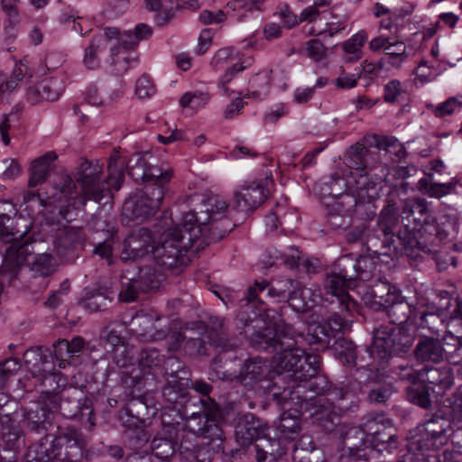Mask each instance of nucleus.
<instances>
[{
  "label": "nucleus",
  "mask_w": 462,
  "mask_h": 462,
  "mask_svg": "<svg viewBox=\"0 0 462 462\" xmlns=\"http://www.w3.org/2000/svg\"><path fill=\"white\" fill-rule=\"evenodd\" d=\"M199 212L189 211L183 215L182 227L199 228L200 235L210 221H219L225 217L227 205L225 201L210 198L207 199Z\"/></svg>",
  "instance_id": "nucleus-14"
},
{
  "label": "nucleus",
  "mask_w": 462,
  "mask_h": 462,
  "mask_svg": "<svg viewBox=\"0 0 462 462\" xmlns=\"http://www.w3.org/2000/svg\"><path fill=\"white\" fill-rule=\"evenodd\" d=\"M152 154L150 152H137L133 154L126 162L128 175L135 181L144 182L147 168Z\"/></svg>",
  "instance_id": "nucleus-47"
},
{
  "label": "nucleus",
  "mask_w": 462,
  "mask_h": 462,
  "mask_svg": "<svg viewBox=\"0 0 462 462\" xmlns=\"http://www.w3.org/2000/svg\"><path fill=\"white\" fill-rule=\"evenodd\" d=\"M391 373L399 380L408 383L420 380V370L414 369L411 361L402 359L391 365Z\"/></svg>",
  "instance_id": "nucleus-62"
},
{
  "label": "nucleus",
  "mask_w": 462,
  "mask_h": 462,
  "mask_svg": "<svg viewBox=\"0 0 462 462\" xmlns=\"http://www.w3.org/2000/svg\"><path fill=\"white\" fill-rule=\"evenodd\" d=\"M125 162L118 152L109 157L107 176L103 178V168L98 162L83 161L78 167L74 180L64 174L54 184V189L68 199H73L74 206L84 207L88 200L100 203L104 199H111L113 191H118L125 179Z\"/></svg>",
  "instance_id": "nucleus-1"
},
{
  "label": "nucleus",
  "mask_w": 462,
  "mask_h": 462,
  "mask_svg": "<svg viewBox=\"0 0 462 462\" xmlns=\"http://www.w3.org/2000/svg\"><path fill=\"white\" fill-rule=\"evenodd\" d=\"M350 286L351 282L341 278L336 273L328 275L325 281L327 293L335 298L331 300L330 303L345 310L346 312H356L357 310V304L347 292Z\"/></svg>",
  "instance_id": "nucleus-23"
},
{
  "label": "nucleus",
  "mask_w": 462,
  "mask_h": 462,
  "mask_svg": "<svg viewBox=\"0 0 462 462\" xmlns=\"http://www.w3.org/2000/svg\"><path fill=\"white\" fill-rule=\"evenodd\" d=\"M367 262L366 257L354 258L350 255H345L337 260L336 265L337 272L336 273L351 283L356 279L366 280L368 273L363 270V267H366Z\"/></svg>",
  "instance_id": "nucleus-31"
},
{
  "label": "nucleus",
  "mask_w": 462,
  "mask_h": 462,
  "mask_svg": "<svg viewBox=\"0 0 462 462\" xmlns=\"http://www.w3.org/2000/svg\"><path fill=\"white\" fill-rule=\"evenodd\" d=\"M272 74V69L263 70L255 74L249 80L248 92L245 95V97H253L255 100H259L266 97L269 93Z\"/></svg>",
  "instance_id": "nucleus-45"
},
{
  "label": "nucleus",
  "mask_w": 462,
  "mask_h": 462,
  "mask_svg": "<svg viewBox=\"0 0 462 462\" xmlns=\"http://www.w3.org/2000/svg\"><path fill=\"white\" fill-rule=\"evenodd\" d=\"M412 353L418 363H440L443 361L445 353L444 337L439 339L434 337L421 336L418 338Z\"/></svg>",
  "instance_id": "nucleus-25"
},
{
  "label": "nucleus",
  "mask_w": 462,
  "mask_h": 462,
  "mask_svg": "<svg viewBox=\"0 0 462 462\" xmlns=\"http://www.w3.org/2000/svg\"><path fill=\"white\" fill-rule=\"evenodd\" d=\"M223 358L217 355L211 363L212 372L210 378L212 380L219 379L222 381L239 382L245 388L252 390L258 388L263 393H271L274 399L286 400L284 395L286 389L280 392L282 388L279 384L283 381L281 374H275L266 359L260 356L247 358L242 365L239 373H229L226 370H221Z\"/></svg>",
  "instance_id": "nucleus-2"
},
{
  "label": "nucleus",
  "mask_w": 462,
  "mask_h": 462,
  "mask_svg": "<svg viewBox=\"0 0 462 462\" xmlns=\"http://www.w3.org/2000/svg\"><path fill=\"white\" fill-rule=\"evenodd\" d=\"M157 320L159 318L150 314H136L130 323V330L136 337H153Z\"/></svg>",
  "instance_id": "nucleus-51"
},
{
  "label": "nucleus",
  "mask_w": 462,
  "mask_h": 462,
  "mask_svg": "<svg viewBox=\"0 0 462 462\" xmlns=\"http://www.w3.org/2000/svg\"><path fill=\"white\" fill-rule=\"evenodd\" d=\"M11 214H15L14 204L8 201L0 202V241L13 244L14 241L22 238L27 232L14 230L13 219Z\"/></svg>",
  "instance_id": "nucleus-34"
},
{
  "label": "nucleus",
  "mask_w": 462,
  "mask_h": 462,
  "mask_svg": "<svg viewBox=\"0 0 462 462\" xmlns=\"http://www.w3.org/2000/svg\"><path fill=\"white\" fill-rule=\"evenodd\" d=\"M444 356L443 361L447 360L451 365H460L462 363V339L458 337L450 335L444 337Z\"/></svg>",
  "instance_id": "nucleus-63"
},
{
  "label": "nucleus",
  "mask_w": 462,
  "mask_h": 462,
  "mask_svg": "<svg viewBox=\"0 0 462 462\" xmlns=\"http://www.w3.org/2000/svg\"><path fill=\"white\" fill-rule=\"evenodd\" d=\"M451 424L453 423L450 419L445 418L442 414L435 413L425 417L423 427L427 436L437 439L447 432Z\"/></svg>",
  "instance_id": "nucleus-52"
},
{
  "label": "nucleus",
  "mask_w": 462,
  "mask_h": 462,
  "mask_svg": "<svg viewBox=\"0 0 462 462\" xmlns=\"http://www.w3.org/2000/svg\"><path fill=\"white\" fill-rule=\"evenodd\" d=\"M157 288V281L151 268H140L138 274L126 282H123L119 291V300L125 302L135 301L140 293H145Z\"/></svg>",
  "instance_id": "nucleus-18"
},
{
  "label": "nucleus",
  "mask_w": 462,
  "mask_h": 462,
  "mask_svg": "<svg viewBox=\"0 0 462 462\" xmlns=\"http://www.w3.org/2000/svg\"><path fill=\"white\" fill-rule=\"evenodd\" d=\"M106 48L103 36L95 35L85 49L83 62L88 69H96L100 65L99 53Z\"/></svg>",
  "instance_id": "nucleus-60"
},
{
  "label": "nucleus",
  "mask_w": 462,
  "mask_h": 462,
  "mask_svg": "<svg viewBox=\"0 0 462 462\" xmlns=\"http://www.w3.org/2000/svg\"><path fill=\"white\" fill-rule=\"evenodd\" d=\"M166 382L162 387V394L170 403H175L179 398L184 397L189 380L182 374H165Z\"/></svg>",
  "instance_id": "nucleus-39"
},
{
  "label": "nucleus",
  "mask_w": 462,
  "mask_h": 462,
  "mask_svg": "<svg viewBox=\"0 0 462 462\" xmlns=\"http://www.w3.org/2000/svg\"><path fill=\"white\" fill-rule=\"evenodd\" d=\"M162 425V430L152 439L151 447L156 457L165 459L176 451L177 431L164 418Z\"/></svg>",
  "instance_id": "nucleus-29"
},
{
  "label": "nucleus",
  "mask_w": 462,
  "mask_h": 462,
  "mask_svg": "<svg viewBox=\"0 0 462 462\" xmlns=\"http://www.w3.org/2000/svg\"><path fill=\"white\" fill-rule=\"evenodd\" d=\"M293 286H297V281L289 278L277 280L272 284L266 281H256L253 287L248 288L245 299L248 302H262L259 293L267 290L268 296L276 298L278 301H286L290 298Z\"/></svg>",
  "instance_id": "nucleus-19"
},
{
  "label": "nucleus",
  "mask_w": 462,
  "mask_h": 462,
  "mask_svg": "<svg viewBox=\"0 0 462 462\" xmlns=\"http://www.w3.org/2000/svg\"><path fill=\"white\" fill-rule=\"evenodd\" d=\"M212 330L216 333V338L212 340L210 345L220 353L233 351L238 346L237 340L229 339L226 337V329L224 328V320L216 319L212 322Z\"/></svg>",
  "instance_id": "nucleus-56"
},
{
  "label": "nucleus",
  "mask_w": 462,
  "mask_h": 462,
  "mask_svg": "<svg viewBox=\"0 0 462 462\" xmlns=\"http://www.w3.org/2000/svg\"><path fill=\"white\" fill-rule=\"evenodd\" d=\"M217 405L213 407H206V411H192L190 414L185 411L186 422L183 427L194 435L208 439L209 442L219 441L223 442L225 437L224 432L216 420L217 413Z\"/></svg>",
  "instance_id": "nucleus-11"
},
{
  "label": "nucleus",
  "mask_w": 462,
  "mask_h": 462,
  "mask_svg": "<svg viewBox=\"0 0 462 462\" xmlns=\"http://www.w3.org/2000/svg\"><path fill=\"white\" fill-rule=\"evenodd\" d=\"M10 413L0 410L1 435L6 449L14 453L25 446L24 433Z\"/></svg>",
  "instance_id": "nucleus-27"
},
{
  "label": "nucleus",
  "mask_w": 462,
  "mask_h": 462,
  "mask_svg": "<svg viewBox=\"0 0 462 462\" xmlns=\"http://www.w3.org/2000/svg\"><path fill=\"white\" fill-rule=\"evenodd\" d=\"M356 393V402L353 405L342 397V400L328 401L325 397H310L300 402V409L310 412L314 423L326 432H332L338 424L342 413L353 411L360 402Z\"/></svg>",
  "instance_id": "nucleus-9"
},
{
  "label": "nucleus",
  "mask_w": 462,
  "mask_h": 462,
  "mask_svg": "<svg viewBox=\"0 0 462 462\" xmlns=\"http://www.w3.org/2000/svg\"><path fill=\"white\" fill-rule=\"evenodd\" d=\"M416 323L419 328L437 334L444 328V317L439 311L423 310L419 312Z\"/></svg>",
  "instance_id": "nucleus-61"
},
{
  "label": "nucleus",
  "mask_w": 462,
  "mask_h": 462,
  "mask_svg": "<svg viewBox=\"0 0 462 462\" xmlns=\"http://www.w3.org/2000/svg\"><path fill=\"white\" fill-rule=\"evenodd\" d=\"M112 301L113 291L105 286L87 289L82 299L83 307L89 312L106 310Z\"/></svg>",
  "instance_id": "nucleus-32"
},
{
  "label": "nucleus",
  "mask_w": 462,
  "mask_h": 462,
  "mask_svg": "<svg viewBox=\"0 0 462 462\" xmlns=\"http://www.w3.org/2000/svg\"><path fill=\"white\" fill-rule=\"evenodd\" d=\"M282 336L281 346L273 357V363L278 370L277 374L288 373L293 381H307L315 377L319 369L317 355L307 354L299 346L296 329L292 326H282L278 329Z\"/></svg>",
  "instance_id": "nucleus-4"
},
{
  "label": "nucleus",
  "mask_w": 462,
  "mask_h": 462,
  "mask_svg": "<svg viewBox=\"0 0 462 462\" xmlns=\"http://www.w3.org/2000/svg\"><path fill=\"white\" fill-rule=\"evenodd\" d=\"M430 392H433V388L421 380H416L406 388L407 399L424 409H429L431 406Z\"/></svg>",
  "instance_id": "nucleus-42"
},
{
  "label": "nucleus",
  "mask_w": 462,
  "mask_h": 462,
  "mask_svg": "<svg viewBox=\"0 0 462 462\" xmlns=\"http://www.w3.org/2000/svg\"><path fill=\"white\" fill-rule=\"evenodd\" d=\"M399 224V208L392 199H388L387 205L382 209L377 221L374 235L370 238V243L376 246V242H381V250H374L377 255H388L397 257L405 254L410 258H416L422 250L419 238L408 229L400 231L395 235L393 229Z\"/></svg>",
  "instance_id": "nucleus-3"
},
{
  "label": "nucleus",
  "mask_w": 462,
  "mask_h": 462,
  "mask_svg": "<svg viewBox=\"0 0 462 462\" xmlns=\"http://www.w3.org/2000/svg\"><path fill=\"white\" fill-rule=\"evenodd\" d=\"M266 189L260 181H253L241 186L235 191L236 207L247 212L257 208L266 199Z\"/></svg>",
  "instance_id": "nucleus-24"
},
{
  "label": "nucleus",
  "mask_w": 462,
  "mask_h": 462,
  "mask_svg": "<svg viewBox=\"0 0 462 462\" xmlns=\"http://www.w3.org/2000/svg\"><path fill=\"white\" fill-rule=\"evenodd\" d=\"M152 242V232L149 229L140 227L134 230L125 239L121 259L129 261L143 258L151 253Z\"/></svg>",
  "instance_id": "nucleus-21"
},
{
  "label": "nucleus",
  "mask_w": 462,
  "mask_h": 462,
  "mask_svg": "<svg viewBox=\"0 0 462 462\" xmlns=\"http://www.w3.org/2000/svg\"><path fill=\"white\" fill-rule=\"evenodd\" d=\"M304 410L295 409L293 413L291 411H286L282 413L280 422L277 426L276 432H279L285 439H293L301 430L300 412H304Z\"/></svg>",
  "instance_id": "nucleus-43"
},
{
  "label": "nucleus",
  "mask_w": 462,
  "mask_h": 462,
  "mask_svg": "<svg viewBox=\"0 0 462 462\" xmlns=\"http://www.w3.org/2000/svg\"><path fill=\"white\" fill-rule=\"evenodd\" d=\"M200 236L199 228L182 227V222L165 231L151 253L158 266L173 274L180 273L186 266V253Z\"/></svg>",
  "instance_id": "nucleus-6"
},
{
  "label": "nucleus",
  "mask_w": 462,
  "mask_h": 462,
  "mask_svg": "<svg viewBox=\"0 0 462 462\" xmlns=\"http://www.w3.org/2000/svg\"><path fill=\"white\" fill-rule=\"evenodd\" d=\"M57 159L58 155L54 152H48L32 161L30 167L29 186L33 188L44 182L50 172L54 170V162Z\"/></svg>",
  "instance_id": "nucleus-33"
},
{
  "label": "nucleus",
  "mask_w": 462,
  "mask_h": 462,
  "mask_svg": "<svg viewBox=\"0 0 462 462\" xmlns=\"http://www.w3.org/2000/svg\"><path fill=\"white\" fill-rule=\"evenodd\" d=\"M30 246L31 244L22 243L19 239L11 244L5 249L0 273L10 275L11 279L16 278L21 267L26 263L34 278L51 275L57 268L55 258L48 253L33 254Z\"/></svg>",
  "instance_id": "nucleus-8"
},
{
  "label": "nucleus",
  "mask_w": 462,
  "mask_h": 462,
  "mask_svg": "<svg viewBox=\"0 0 462 462\" xmlns=\"http://www.w3.org/2000/svg\"><path fill=\"white\" fill-rule=\"evenodd\" d=\"M63 90L62 82L58 79H44L30 87L27 91V99L35 105L41 101H55Z\"/></svg>",
  "instance_id": "nucleus-30"
},
{
  "label": "nucleus",
  "mask_w": 462,
  "mask_h": 462,
  "mask_svg": "<svg viewBox=\"0 0 462 462\" xmlns=\"http://www.w3.org/2000/svg\"><path fill=\"white\" fill-rule=\"evenodd\" d=\"M139 410L146 411L147 407L144 403L137 400H132L128 406L121 411L119 419L122 425L126 428L127 430L145 426V420L141 417Z\"/></svg>",
  "instance_id": "nucleus-41"
},
{
  "label": "nucleus",
  "mask_w": 462,
  "mask_h": 462,
  "mask_svg": "<svg viewBox=\"0 0 462 462\" xmlns=\"http://www.w3.org/2000/svg\"><path fill=\"white\" fill-rule=\"evenodd\" d=\"M383 310H387L392 323L398 325L407 322L412 314L411 305L408 303L401 294L398 295V299L394 300V303L390 304Z\"/></svg>",
  "instance_id": "nucleus-55"
},
{
  "label": "nucleus",
  "mask_w": 462,
  "mask_h": 462,
  "mask_svg": "<svg viewBox=\"0 0 462 462\" xmlns=\"http://www.w3.org/2000/svg\"><path fill=\"white\" fill-rule=\"evenodd\" d=\"M338 310H333L324 324L328 330L332 334L333 338L337 337V333L344 332L349 328L348 316H352L354 312H346L345 310L338 308Z\"/></svg>",
  "instance_id": "nucleus-59"
},
{
  "label": "nucleus",
  "mask_w": 462,
  "mask_h": 462,
  "mask_svg": "<svg viewBox=\"0 0 462 462\" xmlns=\"http://www.w3.org/2000/svg\"><path fill=\"white\" fill-rule=\"evenodd\" d=\"M371 448H361L356 444L342 448L337 462H370Z\"/></svg>",
  "instance_id": "nucleus-64"
},
{
  "label": "nucleus",
  "mask_w": 462,
  "mask_h": 462,
  "mask_svg": "<svg viewBox=\"0 0 462 462\" xmlns=\"http://www.w3.org/2000/svg\"><path fill=\"white\" fill-rule=\"evenodd\" d=\"M392 342L391 348L387 350L389 352V359L392 356H402L410 352L413 345V336L404 328H395Z\"/></svg>",
  "instance_id": "nucleus-46"
},
{
  "label": "nucleus",
  "mask_w": 462,
  "mask_h": 462,
  "mask_svg": "<svg viewBox=\"0 0 462 462\" xmlns=\"http://www.w3.org/2000/svg\"><path fill=\"white\" fill-rule=\"evenodd\" d=\"M419 243L420 244L421 247L424 248H422V250L420 252V254L415 259L420 257L422 254H432L435 263L440 272L447 270L449 266L455 267L457 265V259L455 256L451 255L448 252L439 251L435 248L441 243H438L436 245L420 240H419Z\"/></svg>",
  "instance_id": "nucleus-48"
},
{
  "label": "nucleus",
  "mask_w": 462,
  "mask_h": 462,
  "mask_svg": "<svg viewBox=\"0 0 462 462\" xmlns=\"http://www.w3.org/2000/svg\"><path fill=\"white\" fill-rule=\"evenodd\" d=\"M420 380L433 389L438 387L439 391H445L453 385V374L449 367L425 366L420 369Z\"/></svg>",
  "instance_id": "nucleus-36"
},
{
  "label": "nucleus",
  "mask_w": 462,
  "mask_h": 462,
  "mask_svg": "<svg viewBox=\"0 0 462 462\" xmlns=\"http://www.w3.org/2000/svg\"><path fill=\"white\" fill-rule=\"evenodd\" d=\"M23 107L21 106H15L12 108L9 114L5 115L4 120L0 124V134L2 142L5 145L10 143L9 132L12 134L16 128L20 127V118L22 116Z\"/></svg>",
  "instance_id": "nucleus-58"
},
{
  "label": "nucleus",
  "mask_w": 462,
  "mask_h": 462,
  "mask_svg": "<svg viewBox=\"0 0 462 462\" xmlns=\"http://www.w3.org/2000/svg\"><path fill=\"white\" fill-rule=\"evenodd\" d=\"M255 449L258 462L264 461L267 456L274 461L286 452L283 441L277 437L276 430L270 427L255 444Z\"/></svg>",
  "instance_id": "nucleus-28"
},
{
  "label": "nucleus",
  "mask_w": 462,
  "mask_h": 462,
  "mask_svg": "<svg viewBox=\"0 0 462 462\" xmlns=\"http://www.w3.org/2000/svg\"><path fill=\"white\" fill-rule=\"evenodd\" d=\"M155 162L156 159L152 155L144 180V182L147 183L145 186L158 187L164 191V186L172 177V171L169 168L164 169Z\"/></svg>",
  "instance_id": "nucleus-49"
},
{
  "label": "nucleus",
  "mask_w": 462,
  "mask_h": 462,
  "mask_svg": "<svg viewBox=\"0 0 462 462\" xmlns=\"http://www.w3.org/2000/svg\"><path fill=\"white\" fill-rule=\"evenodd\" d=\"M402 217L412 222V230L417 231L420 237L419 240L431 244L444 243L449 240L455 231V225L448 219L436 221L427 202L420 198H409L403 201L402 208Z\"/></svg>",
  "instance_id": "nucleus-7"
},
{
  "label": "nucleus",
  "mask_w": 462,
  "mask_h": 462,
  "mask_svg": "<svg viewBox=\"0 0 462 462\" xmlns=\"http://www.w3.org/2000/svg\"><path fill=\"white\" fill-rule=\"evenodd\" d=\"M309 388L316 393L315 397H325L328 401L342 400L344 397L352 405L356 402V393L361 391L358 382L335 385L325 377H316L314 381L310 382Z\"/></svg>",
  "instance_id": "nucleus-15"
},
{
  "label": "nucleus",
  "mask_w": 462,
  "mask_h": 462,
  "mask_svg": "<svg viewBox=\"0 0 462 462\" xmlns=\"http://www.w3.org/2000/svg\"><path fill=\"white\" fill-rule=\"evenodd\" d=\"M328 330L327 326L321 324L309 325L307 333L296 330V338L299 339V345L305 342L308 345H319L321 348H327L331 344L333 337Z\"/></svg>",
  "instance_id": "nucleus-38"
},
{
  "label": "nucleus",
  "mask_w": 462,
  "mask_h": 462,
  "mask_svg": "<svg viewBox=\"0 0 462 462\" xmlns=\"http://www.w3.org/2000/svg\"><path fill=\"white\" fill-rule=\"evenodd\" d=\"M399 294H401V291L386 280H377L371 286L374 303L379 306L377 310H383L390 304L394 303Z\"/></svg>",
  "instance_id": "nucleus-37"
},
{
  "label": "nucleus",
  "mask_w": 462,
  "mask_h": 462,
  "mask_svg": "<svg viewBox=\"0 0 462 462\" xmlns=\"http://www.w3.org/2000/svg\"><path fill=\"white\" fill-rule=\"evenodd\" d=\"M370 151L361 143H356L350 147L346 157V165L357 171L363 172L368 164Z\"/></svg>",
  "instance_id": "nucleus-57"
},
{
  "label": "nucleus",
  "mask_w": 462,
  "mask_h": 462,
  "mask_svg": "<svg viewBox=\"0 0 462 462\" xmlns=\"http://www.w3.org/2000/svg\"><path fill=\"white\" fill-rule=\"evenodd\" d=\"M163 198L162 189L145 186L143 190L136 192L125 201L123 216L132 221L143 222L158 211Z\"/></svg>",
  "instance_id": "nucleus-10"
},
{
  "label": "nucleus",
  "mask_w": 462,
  "mask_h": 462,
  "mask_svg": "<svg viewBox=\"0 0 462 462\" xmlns=\"http://www.w3.org/2000/svg\"><path fill=\"white\" fill-rule=\"evenodd\" d=\"M328 202L326 203V210L328 215H336L337 213H349L354 211L359 216L365 215L370 217L375 215L374 205L369 199L366 203L347 193L338 197H329Z\"/></svg>",
  "instance_id": "nucleus-20"
},
{
  "label": "nucleus",
  "mask_w": 462,
  "mask_h": 462,
  "mask_svg": "<svg viewBox=\"0 0 462 462\" xmlns=\"http://www.w3.org/2000/svg\"><path fill=\"white\" fill-rule=\"evenodd\" d=\"M234 421L236 441L243 447L249 446L254 441L257 443L269 429L260 419L249 412H238Z\"/></svg>",
  "instance_id": "nucleus-17"
},
{
  "label": "nucleus",
  "mask_w": 462,
  "mask_h": 462,
  "mask_svg": "<svg viewBox=\"0 0 462 462\" xmlns=\"http://www.w3.org/2000/svg\"><path fill=\"white\" fill-rule=\"evenodd\" d=\"M23 357L28 369L38 376L47 372L46 365L49 364L51 352L43 346H34L26 350Z\"/></svg>",
  "instance_id": "nucleus-40"
},
{
  "label": "nucleus",
  "mask_w": 462,
  "mask_h": 462,
  "mask_svg": "<svg viewBox=\"0 0 462 462\" xmlns=\"http://www.w3.org/2000/svg\"><path fill=\"white\" fill-rule=\"evenodd\" d=\"M87 447L82 432L74 428H59L44 434L27 455L26 462H71L83 456Z\"/></svg>",
  "instance_id": "nucleus-5"
},
{
  "label": "nucleus",
  "mask_w": 462,
  "mask_h": 462,
  "mask_svg": "<svg viewBox=\"0 0 462 462\" xmlns=\"http://www.w3.org/2000/svg\"><path fill=\"white\" fill-rule=\"evenodd\" d=\"M59 409L61 415L67 419H80L86 417L88 422L92 426L94 421V409L92 401L83 391L69 386L61 391Z\"/></svg>",
  "instance_id": "nucleus-12"
},
{
  "label": "nucleus",
  "mask_w": 462,
  "mask_h": 462,
  "mask_svg": "<svg viewBox=\"0 0 462 462\" xmlns=\"http://www.w3.org/2000/svg\"><path fill=\"white\" fill-rule=\"evenodd\" d=\"M152 34V29L151 26L145 23H138L133 32H123L121 45L125 51L134 50L138 46L141 41L150 38Z\"/></svg>",
  "instance_id": "nucleus-53"
},
{
  "label": "nucleus",
  "mask_w": 462,
  "mask_h": 462,
  "mask_svg": "<svg viewBox=\"0 0 462 462\" xmlns=\"http://www.w3.org/2000/svg\"><path fill=\"white\" fill-rule=\"evenodd\" d=\"M252 322L245 324L244 330L240 334H244L249 339L251 345L259 351H270L276 353L281 346L282 341L278 329L282 326H291L283 320H279L274 323L273 328H263V329L255 330L254 327L251 325Z\"/></svg>",
  "instance_id": "nucleus-16"
},
{
  "label": "nucleus",
  "mask_w": 462,
  "mask_h": 462,
  "mask_svg": "<svg viewBox=\"0 0 462 462\" xmlns=\"http://www.w3.org/2000/svg\"><path fill=\"white\" fill-rule=\"evenodd\" d=\"M387 428L383 420L378 416L367 415L363 419V422L358 430H352L346 433V441L348 446L356 444L361 448H370L368 441L377 435L384 434Z\"/></svg>",
  "instance_id": "nucleus-22"
},
{
  "label": "nucleus",
  "mask_w": 462,
  "mask_h": 462,
  "mask_svg": "<svg viewBox=\"0 0 462 462\" xmlns=\"http://www.w3.org/2000/svg\"><path fill=\"white\" fill-rule=\"evenodd\" d=\"M171 426L174 427L177 431L176 438V450H180V453H191L195 450L198 445V436L188 431L183 423L180 421L170 422Z\"/></svg>",
  "instance_id": "nucleus-54"
},
{
  "label": "nucleus",
  "mask_w": 462,
  "mask_h": 462,
  "mask_svg": "<svg viewBox=\"0 0 462 462\" xmlns=\"http://www.w3.org/2000/svg\"><path fill=\"white\" fill-rule=\"evenodd\" d=\"M16 417H21V422L25 432L30 435H41L48 431L53 424L51 409L44 402H38L29 408H21L15 411Z\"/></svg>",
  "instance_id": "nucleus-13"
},
{
  "label": "nucleus",
  "mask_w": 462,
  "mask_h": 462,
  "mask_svg": "<svg viewBox=\"0 0 462 462\" xmlns=\"http://www.w3.org/2000/svg\"><path fill=\"white\" fill-rule=\"evenodd\" d=\"M395 328L380 326L373 331V343L369 348L370 356L377 360L378 365L385 368L389 361V352Z\"/></svg>",
  "instance_id": "nucleus-26"
},
{
  "label": "nucleus",
  "mask_w": 462,
  "mask_h": 462,
  "mask_svg": "<svg viewBox=\"0 0 462 462\" xmlns=\"http://www.w3.org/2000/svg\"><path fill=\"white\" fill-rule=\"evenodd\" d=\"M332 345L335 355L340 362L348 367L356 365L357 353L355 343L346 337H336Z\"/></svg>",
  "instance_id": "nucleus-44"
},
{
  "label": "nucleus",
  "mask_w": 462,
  "mask_h": 462,
  "mask_svg": "<svg viewBox=\"0 0 462 462\" xmlns=\"http://www.w3.org/2000/svg\"><path fill=\"white\" fill-rule=\"evenodd\" d=\"M85 237L80 228L65 227L54 240V246L60 256H66L84 243Z\"/></svg>",
  "instance_id": "nucleus-35"
},
{
  "label": "nucleus",
  "mask_w": 462,
  "mask_h": 462,
  "mask_svg": "<svg viewBox=\"0 0 462 462\" xmlns=\"http://www.w3.org/2000/svg\"><path fill=\"white\" fill-rule=\"evenodd\" d=\"M230 231L228 220L210 221L206 225L203 233L196 239V242L199 241L197 246L199 249L201 245L211 242H217L222 239Z\"/></svg>",
  "instance_id": "nucleus-50"
}]
</instances>
